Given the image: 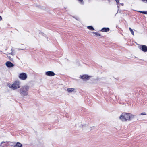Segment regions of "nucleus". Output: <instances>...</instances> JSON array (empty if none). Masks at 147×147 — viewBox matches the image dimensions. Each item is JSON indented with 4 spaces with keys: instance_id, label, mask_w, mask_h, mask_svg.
<instances>
[{
    "instance_id": "obj_22",
    "label": "nucleus",
    "mask_w": 147,
    "mask_h": 147,
    "mask_svg": "<svg viewBox=\"0 0 147 147\" xmlns=\"http://www.w3.org/2000/svg\"><path fill=\"white\" fill-rule=\"evenodd\" d=\"M2 18L0 16V21L2 20Z\"/></svg>"
},
{
    "instance_id": "obj_10",
    "label": "nucleus",
    "mask_w": 147,
    "mask_h": 147,
    "mask_svg": "<svg viewBox=\"0 0 147 147\" xmlns=\"http://www.w3.org/2000/svg\"><path fill=\"white\" fill-rule=\"evenodd\" d=\"M22 145L21 143L19 142H17L14 146V147H22Z\"/></svg>"
},
{
    "instance_id": "obj_12",
    "label": "nucleus",
    "mask_w": 147,
    "mask_h": 147,
    "mask_svg": "<svg viewBox=\"0 0 147 147\" xmlns=\"http://www.w3.org/2000/svg\"><path fill=\"white\" fill-rule=\"evenodd\" d=\"M87 28L93 31L94 30V29L93 27L92 26H89L87 27Z\"/></svg>"
},
{
    "instance_id": "obj_21",
    "label": "nucleus",
    "mask_w": 147,
    "mask_h": 147,
    "mask_svg": "<svg viewBox=\"0 0 147 147\" xmlns=\"http://www.w3.org/2000/svg\"><path fill=\"white\" fill-rule=\"evenodd\" d=\"M146 115V113H142L140 114V115Z\"/></svg>"
},
{
    "instance_id": "obj_20",
    "label": "nucleus",
    "mask_w": 147,
    "mask_h": 147,
    "mask_svg": "<svg viewBox=\"0 0 147 147\" xmlns=\"http://www.w3.org/2000/svg\"><path fill=\"white\" fill-rule=\"evenodd\" d=\"M115 1L117 3V5H118V4L119 3V0H115Z\"/></svg>"
},
{
    "instance_id": "obj_15",
    "label": "nucleus",
    "mask_w": 147,
    "mask_h": 147,
    "mask_svg": "<svg viewBox=\"0 0 147 147\" xmlns=\"http://www.w3.org/2000/svg\"><path fill=\"white\" fill-rule=\"evenodd\" d=\"M129 30L131 31V33L132 35H134V32H133V30L131 29V28L130 27H129Z\"/></svg>"
},
{
    "instance_id": "obj_13",
    "label": "nucleus",
    "mask_w": 147,
    "mask_h": 147,
    "mask_svg": "<svg viewBox=\"0 0 147 147\" xmlns=\"http://www.w3.org/2000/svg\"><path fill=\"white\" fill-rule=\"evenodd\" d=\"M12 52L10 53V54L12 55L13 56L15 55V51L14 49H13L12 48L11 49Z\"/></svg>"
},
{
    "instance_id": "obj_23",
    "label": "nucleus",
    "mask_w": 147,
    "mask_h": 147,
    "mask_svg": "<svg viewBox=\"0 0 147 147\" xmlns=\"http://www.w3.org/2000/svg\"><path fill=\"white\" fill-rule=\"evenodd\" d=\"M143 2H144L145 1H146L147 2V0H142Z\"/></svg>"
},
{
    "instance_id": "obj_9",
    "label": "nucleus",
    "mask_w": 147,
    "mask_h": 147,
    "mask_svg": "<svg viewBox=\"0 0 147 147\" xmlns=\"http://www.w3.org/2000/svg\"><path fill=\"white\" fill-rule=\"evenodd\" d=\"M110 29L109 28H103L101 30L102 32H107L109 31Z\"/></svg>"
},
{
    "instance_id": "obj_16",
    "label": "nucleus",
    "mask_w": 147,
    "mask_h": 147,
    "mask_svg": "<svg viewBox=\"0 0 147 147\" xmlns=\"http://www.w3.org/2000/svg\"><path fill=\"white\" fill-rule=\"evenodd\" d=\"M14 65L11 62H10V68L13 67Z\"/></svg>"
},
{
    "instance_id": "obj_26",
    "label": "nucleus",
    "mask_w": 147,
    "mask_h": 147,
    "mask_svg": "<svg viewBox=\"0 0 147 147\" xmlns=\"http://www.w3.org/2000/svg\"><path fill=\"white\" fill-rule=\"evenodd\" d=\"M19 50H23L24 49H18Z\"/></svg>"
},
{
    "instance_id": "obj_25",
    "label": "nucleus",
    "mask_w": 147,
    "mask_h": 147,
    "mask_svg": "<svg viewBox=\"0 0 147 147\" xmlns=\"http://www.w3.org/2000/svg\"><path fill=\"white\" fill-rule=\"evenodd\" d=\"M120 4L122 6H123L124 5V4L123 3H121Z\"/></svg>"
},
{
    "instance_id": "obj_7",
    "label": "nucleus",
    "mask_w": 147,
    "mask_h": 147,
    "mask_svg": "<svg viewBox=\"0 0 147 147\" xmlns=\"http://www.w3.org/2000/svg\"><path fill=\"white\" fill-rule=\"evenodd\" d=\"M90 76L87 75H84L80 76V78L83 80H88L90 78Z\"/></svg>"
},
{
    "instance_id": "obj_8",
    "label": "nucleus",
    "mask_w": 147,
    "mask_h": 147,
    "mask_svg": "<svg viewBox=\"0 0 147 147\" xmlns=\"http://www.w3.org/2000/svg\"><path fill=\"white\" fill-rule=\"evenodd\" d=\"M9 144L8 142H2L1 143L0 146H1V147H5L6 146L8 145Z\"/></svg>"
},
{
    "instance_id": "obj_18",
    "label": "nucleus",
    "mask_w": 147,
    "mask_h": 147,
    "mask_svg": "<svg viewBox=\"0 0 147 147\" xmlns=\"http://www.w3.org/2000/svg\"><path fill=\"white\" fill-rule=\"evenodd\" d=\"M6 65L9 68V61H7L6 63Z\"/></svg>"
},
{
    "instance_id": "obj_6",
    "label": "nucleus",
    "mask_w": 147,
    "mask_h": 147,
    "mask_svg": "<svg viewBox=\"0 0 147 147\" xmlns=\"http://www.w3.org/2000/svg\"><path fill=\"white\" fill-rule=\"evenodd\" d=\"M45 74L49 76H53L55 75L54 73L52 71H47L45 73Z\"/></svg>"
},
{
    "instance_id": "obj_17",
    "label": "nucleus",
    "mask_w": 147,
    "mask_h": 147,
    "mask_svg": "<svg viewBox=\"0 0 147 147\" xmlns=\"http://www.w3.org/2000/svg\"><path fill=\"white\" fill-rule=\"evenodd\" d=\"M140 12V13L145 14H147V11H139Z\"/></svg>"
},
{
    "instance_id": "obj_5",
    "label": "nucleus",
    "mask_w": 147,
    "mask_h": 147,
    "mask_svg": "<svg viewBox=\"0 0 147 147\" xmlns=\"http://www.w3.org/2000/svg\"><path fill=\"white\" fill-rule=\"evenodd\" d=\"M139 49L144 52L147 51V46L144 45H140L139 46Z\"/></svg>"
},
{
    "instance_id": "obj_4",
    "label": "nucleus",
    "mask_w": 147,
    "mask_h": 147,
    "mask_svg": "<svg viewBox=\"0 0 147 147\" xmlns=\"http://www.w3.org/2000/svg\"><path fill=\"white\" fill-rule=\"evenodd\" d=\"M19 78L22 80H25L27 78V75L25 73H22L19 74Z\"/></svg>"
},
{
    "instance_id": "obj_14",
    "label": "nucleus",
    "mask_w": 147,
    "mask_h": 147,
    "mask_svg": "<svg viewBox=\"0 0 147 147\" xmlns=\"http://www.w3.org/2000/svg\"><path fill=\"white\" fill-rule=\"evenodd\" d=\"M92 33H94V34H95L97 36H101L100 34L98 32H93Z\"/></svg>"
},
{
    "instance_id": "obj_2",
    "label": "nucleus",
    "mask_w": 147,
    "mask_h": 147,
    "mask_svg": "<svg viewBox=\"0 0 147 147\" xmlns=\"http://www.w3.org/2000/svg\"><path fill=\"white\" fill-rule=\"evenodd\" d=\"M29 89V86H28L24 85L21 87L18 92L21 96H26L28 95Z\"/></svg>"
},
{
    "instance_id": "obj_24",
    "label": "nucleus",
    "mask_w": 147,
    "mask_h": 147,
    "mask_svg": "<svg viewBox=\"0 0 147 147\" xmlns=\"http://www.w3.org/2000/svg\"><path fill=\"white\" fill-rule=\"evenodd\" d=\"M10 59V61H13V60L12 59H11L10 58V59Z\"/></svg>"
},
{
    "instance_id": "obj_19",
    "label": "nucleus",
    "mask_w": 147,
    "mask_h": 147,
    "mask_svg": "<svg viewBox=\"0 0 147 147\" xmlns=\"http://www.w3.org/2000/svg\"><path fill=\"white\" fill-rule=\"evenodd\" d=\"M78 1H79L81 4H84V2L83 1V0H78Z\"/></svg>"
},
{
    "instance_id": "obj_11",
    "label": "nucleus",
    "mask_w": 147,
    "mask_h": 147,
    "mask_svg": "<svg viewBox=\"0 0 147 147\" xmlns=\"http://www.w3.org/2000/svg\"><path fill=\"white\" fill-rule=\"evenodd\" d=\"M74 88H68L67 89V90L69 92L71 93L73 91H74Z\"/></svg>"
},
{
    "instance_id": "obj_3",
    "label": "nucleus",
    "mask_w": 147,
    "mask_h": 147,
    "mask_svg": "<svg viewBox=\"0 0 147 147\" xmlns=\"http://www.w3.org/2000/svg\"><path fill=\"white\" fill-rule=\"evenodd\" d=\"M20 82L15 81L11 86V88L13 90H16L20 87Z\"/></svg>"
},
{
    "instance_id": "obj_1",
    "label": "nucleus",
    "mask_w": 147,
    "mask_h": 147,
    "mask_svg": "<svg viewBox=\"0 0 147 147\" xmlns=\"http://www.w3.org/2000/svg\"><path fill=\"white\" fill-rule=\"evenodd\" d=\"M135 117L131 113H123L120 115L119 118L122 121H126L132 120Z\"/></svg>"
}]
</instances>
